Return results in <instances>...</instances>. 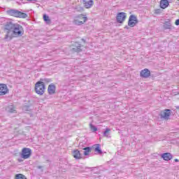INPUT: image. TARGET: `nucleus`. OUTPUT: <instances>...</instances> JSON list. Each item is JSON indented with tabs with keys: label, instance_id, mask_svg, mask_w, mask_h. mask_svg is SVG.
<instances>
[{
	"label": "nucleus",
	"instance_id": "obj_24",
	"mask_svg": "<svg viewBox=\"0 0 179 179\" xmlns=\"http://www.w3.org/2000/svg\"><path fill=\"white\" fill-rule=\"evenodd\" d=\"M90 129H91L92 131H93V132H96V131H97V127H96V126H94V125L90 124Z\"/></svg>",
	"mask_w": 179,
	"mask_h": 179
},
{
	"label": "nucleus",
	"instance_id": "obj_1",
	"mask_svg": "<svg viewBox=\"0 0 179 179\" xmlns=\"http://www.w3.org/2000/svg\"><path fill=\"white\" fill-rule=\"evenodd\" d=\"M6 34L4 37L6 41H10L13 37H22L24 34L23 27L19 24H15L12 22H8L5 25Z\"/></svg>",
	"mask_w": 179,
	"mask_h": 179
},
{
	"label": "nucleus",
	"instance_id": "obj_3",
	"mask_svg": "<svg viewBox=\"0 0 179 179\" xmlns=\"http://www.w3.org/2000/svg\"><path fill=\"white\" fill-rule=\"evenodd\" d=\"M86 22H87V17L83 14H80L74 17L73 23L76 24V26H82V24H84Z\"/></svg>",
	"mask_w": 179,
	"mask_h": 179
},
{
	"label": "nucleus",
	"instance_id": "obj_29",
	"mask_svg": "<svg viewBox=\"0 0 179 179\" xmlns=\"http://www.w3.org/2000/svg\"><path fill=\"white\" fill-rule=\"evenodd\" d=\"M159 11L156 10V13H158Z\"/></svg>",
	"mask_w": 179,
	"mask_h": 179
},
{
	"label": "nucleus",
	"instance_id": "obj_25",
	"mask_svg": "<svg viewBox=\"0 0 179 179\" xmlns=\"http://www.w3.org/2000/svg\"><path fill=\"white\" fill-rule=\"evenodd\" d=\"M76 10H78V12H82L83 11V7H80L79 6H78L76 8Z\"/></svg>",
	"mask_w": 179,
	"mask_h": 179
},
{
	"label": "nucleus",
	"instance_id": "obj_7",
	"mask_svg": "<svg viewBox=\"0 0 179 179\" xmlns=\"http://www.w3.org/2000/svg\"><path fill=\"white\" fill-rule=\"evenodd\" d=\"M127 18V14L124 12L118 13L116 17L117 23H123Z\"/></svg>",
	"mask_w": 179,
	"mask_h": 179
},
{
	"label": "nucleus",
	"instance_id": "obj_10",
	"mask_svg": "<svg viewBox=\"0 0 179 179\" xmlns=\"http://www.w3.org/2000/svg\"><path fill=\"white\" fill-rule=\"evenodd\" d=\"M55 90H57V87L53 83H51L48 87V94L52 95L55 94Z\"/></svg>",
	"mask_w": 179,
	"mask_h": 179
},
{
	"label": "nucleus",
	"instance_id": "obj_9",
	"mask_svg": "<svg viewBox=\"0 0 179 179\" xmlns=\"http://www.w3.org/2000/svg\"><path fill=\"white\" fill-rule=\"evenodd\" d=\"M163 27L165 30H172L173 25L171 24V20L166 19L164 22Z\"/></svg>",
	"mask_w": 179,
	"mask_h": 179
},
{
	"label": "nucleus",
	"instance_id": "obj_21",
	"mask_svg": "<svg viewBox=\"0 0 179 179\" xmlns=\"http://www.w3.org/2000/svg\"><path fill=\"white\" fill-rule=\"evenodd\" d=\"M43 20H45V22L48 23V24H50V23H51V20H50V17H48V15H43Z\"/></svg>",
	"mask_w": 179,
	"mask_h": 179
},
{
	"label": "nucleus",
	"instance_id": "obj_4",
	"mask_svg": "<svg viewBox=\"0 0 179 179\" xmlns=\"http://www.w3.org/2000/svg\"><path fill=\"white\" fill-rule=\"evenodd\" d=\"M35 92L39 96H43L45 92V84L43 81H38L35 84Z\"/></svg>",
	"mask_w": 179,
	"mask_h": 179
},
{
	"label": "nucleus",
	"instance_id": "obj_16",
	"mask_svg": "<svg viewBox=\"0 0 179 179\" xmlns=\"http://www.w3.org/2000/svg\"><path fill=\"white\" fill-rule=\"evenodd\" d=\"M74 47L75 48H72V51H74L75 52H80V51H82V49H80L82 45L79 43L76 42L74 43Z\"/></svg>",
	"mask_w": 179,
	"mask_h": 179
},
{
	"label": "nucleus",
	"instance_id": "obj_5",
	"mask_svg": "<svg viewBox=\"0 0 179 179\" xmlns=\"http://www.w3.org/2000/svg\"><path fill=\"white\" fill-rule=\"evenodd\" d=\"M30 156H31V149L27 148H23L20 154L21 159H29Z\"/></svg>",
	"mask_w": 179,
	"mask_h": 179
},
{
	"label": "nucleus",
	"instance_id": "obj_22",
	"mask_svg": "<svg viewBox=\"0 0 179 179\" xmlns=\"http://www.w3.org/2000/svg\"><path fill=\"white\" fill-rule=\"evenodd\" d=\"M8 113H16V110H15V107L13 106H10L8 108Z\"/></svg>",
	"mask_w": 179,
	"mask_h": 179
},
{
	"label": "nucleus",
	"instance_id": "obj_30",
	"mask_svg": "<svg viewBox=\"0 0 179 179\" xmlns=\"http://www.w3.org/2000/svg\"><path fill=\"white\" fill-rule=\"evenodd\" d=\"M159 11L156 10V13H158Z\"/></svg>",
	"mask_w": 179,
	"mask_h": 179
},
{
	"label": "nucleus",
	"instance_id": "obj_27",
	"mask_svg": "<svg viewBox=\"0 0 179 179\" xmlns=\"http://www.w3.org/2000/svg\"><path fill=\"white\" fill-rule=\"evenodd\" d=\"M175 162H176V163H178V162H179L178 159H175Z\"/></svg>",
	"mask_w": 179,
	"mask_h": 179
},
{
	"label": "nucleus",
	"instance_id": "obj_31",
	"mask_svg": "<svg viewBox=\"0 0 179 179\" xmlns=\"http://www.w3.org/2000/svg\"><path fill=\"white\" fill-rule=\"evenodd\" d=\"M18 161L22 162V160H20V159H18Z\"/></svg>",
	"mask_w": 179,
	"mask_h": 179
},
{
	"label": "nucleus",
	"instance_id": "obj_15",
	"mask_svg": "<svg viewBox=\"0 0 179 179\" xmlns=\"http://www.w3.org/2000/svg\"><path fill=\"white\" fill-rule=\"evenodd\" d=\"M162 159L166 160V162H169V160H171L173 159V155L170 152L164 153L162 155Z\"/></svg>",
	"mask_w": 179,
	"mask_h": 179
},
{
	"label": "nucleus",
	"instance_id": "obj_28",
	"mask_svg": "<svg viewBox=\"0 0 179 179\" xmlns=\"http://www.w3.org/2000/svg\"><path fill=\"white\" fill-rule=\"evenodd\" d=\"M125 29H129V27H125Z\"/></svg>",
	"mask_w": 179,
	"mask_h": 179
},
{
	"label": "nucleus",
	"instance_id": "obj_20",
	"mask_svg": "<svg viewBox=\"0 0 179 179\" xmlns=\"http://www.w3.org/2000/svg\"><path fill=\"white\" fill-rule=\"evenodd\" d=\"M111 131V129H106V130L103 132V136H105L106 138H110V132Z\"/></svg>",
	"mask_w": 179,
	"mask_h": 179
},
{
	"label": "nucleus",
	"instance_id": "obj_14",
	"mask_svg": "<svg viewBox=\"0 0 179 179\" xmlns=\"http://www.w3.org/2000/svg\"><path fill=\"white\" fill-rule=\"evenodd\" d=\"M170 109L165 110V111L162 112L161 113V117L162 118H164V120H169V117H170V113H171Z\"/></svg>",
	"mask_w": 179,
	"mask_h": 179
},
{
	"label": "nucleus",
	"instance_id": "obj_12",
	"mask_svg": "<svg viewBox=\"0 0 179 179\" xmlns=\"http://www.w3.org/2000/svg\"><path fill=\"white\" fill-rule=\"evenodd\" d=\"M83 2L86 9H90V8H92L94 3L93 0H83Z\"/></svg>",
	"mask_w": 179,
	"mask_h": 179
},
{
	"label": "nucleus",
	"instance_id": "obj_17",
	"mask_svg": "<svg viewBox=\"0 0 179 179\" xmlns=\"http://www.w3.org/2000/svg\"><path fill=\"white\" fill-rule=\"evenodd\" d=\"M73 156L74 159H82V155L80 154V151H79L78 150H75L73 152Z\"/></svg>",
	"mask_w": 179,
	"mask_h": 179
},
{
	"label": "nucleus",
	"instance_id": "obj_19",
	"mask_svg": "<svg viewBox=\"0 0 179 179\" xmlns=\"http://www.w3.org/2000/svg\"><path fill=\"white\" fill-rule=\"evenodd\" d=\"M83 150H84V156H89V155H90V152H92V148L90 147L83 148Z\"/></svg>",
	"mask_w": 179,
	"mask_h": 179
},
{
	"label": "nucleus",
	"instance_id": "obj_32",
	"mask_svg": "<svg viewBox=\"0 0 179 179\" xmlns=\"http://www.w3.org/2000/svg\"><path fill=\"white\" fill-rule=\"evenodd\" d=\"M169 1H173V0H169Z\"/></svg>",
	"mask_w": 179,
	"mask_h": 179
},
{
	"label": "nucleus",
	"instance_id": "obj_8",
	"mask_svg": "<svg viewBox=\"0 0 179 179\" xmlns=\"http://www.w3.org/2000/svg\"><path fill=\"white\" fill-rule=\"evenodd\" d=\"M9 93V89L6 84H0V96H5Z\"/></svg>",
	"mask_w": 179,
	"mask_h": 179
},
{
	"label": "nucleus",
	"instance_id": "obj_18",
	"mask_svg": "<svg viewBox=\"0 0 179 179\" xmlns=\"http://www.w3.org/2000/svg\"><path fill=\"white\" fill-rule=\"evenodd\" d=\"M93 148H94V152L98 155H101V153H103V151H101V149L100 148V144L94 145H93Z\"/></svg>",
	"mask_w": 179,
	"mask_h": 179
},
{
	"label": "nucleus",
	"instance_id": "obj_26",
	"mask_svg": "<svg viewBox=\"0 0 179 179\" xmlns=\"http://www.w3.org/2000/svg\"><path fill=\"white\" fill-rule=\"evenodd\" d=\"M176 26H178V25H179V19H178V20H176Z\"/></svg>",
	"mask_w": 179,
	"mask_h": 179
},
{
	"label": "nucleus",
	"instance_id": "obj_13",
	"mask_svg": "<svg viewBox=\"0 0 179 179\" xmlns=\"http://www.w3.org/2000/svg\"><path fill=\"white\" fill-rule=\"evenodd\" d=\"M169 5H170V3H169L168 0L160 1L159 6L162 9H166V8H169Z\"/></svg>",
	"mask_w": 179,
	"mask_h": 179
},
{
	"label": "nucleus",
	"instance_id": "obj_23",
	"mask_svg": "<svg viewBox=\"0 0 179 179\" xmlns=\"http://www.w3.org/2000/svg\"><path fill=\"white\" fill-rule=\"evenodd\" d=\"M15 179H27L23 174H17L15 176Z\"/></svg>",
	"mask_w": 179,
	"mask_h": 179
},
{
	"label": "nucleus",
	"instance_id": "obj_2",
	"mask_svg": "<svg viewBox=\"0 0 179 179\" xmlns=\"http://www.w3.org/2000/svg\"><path fill=\"white\" fill-rule=\"evenodd\" d=\"M7 13L10 16H13L14 17H20L21 19H26V17H27V14L16 9L8 10Z\"/></svg>",
	"mask_w": 179,
	"mask_h": 179
},
{
	"label": "nucleus",
	"instance_id": "obj_6",
	"mask_svg": "<svg viewBox=\"0 0 179 179\" xmlns=\"http://www.w3.org/2000/svg\"><path fill=\"white\" fill-rule=\"evenodd\" d=\"M138 18L136 17V15H131L129 16V21H128V26L129 27H135L138 23Z\"/></svg>",
	"mask_w": 179,
	"mask_h": 179
},
{
	"label": "nucleus",
	"instance_id": "obj_11",
	"mask_svg": "<svg viewBox=\"0 0 179 179\" xmlns=\"http://www.w3.org/2000/svg\"><path fill=\"white\" fill-rule=\"evenodd\" d=\"M140 76L141 78H148L150 76V71L148 69H145L140 72Z\"/></svg>",
	"mask_w": 179,
	"mask_h": 179
}]
</instances>
